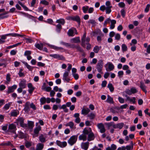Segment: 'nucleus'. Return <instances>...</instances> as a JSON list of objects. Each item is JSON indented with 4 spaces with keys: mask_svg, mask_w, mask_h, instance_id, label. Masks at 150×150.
<instances>
[{
    "mask_svg": "<svg viewBox=\"0 0 150 150\" xmlns=\"http://www.w3.org/2000/svg\"><path fill=\"white\" fill-rule=\"evenodd\" d=\"M103 65V62L102 59L99 60L96 65V68L98 71L101 73H102V70Z\"/></svg>",
    "mask_w": 150,
    "mask_h": 150,
    "instance_id": "obj_1",
    "label": "nucleus"
},
{
    "mask_svg": "<svg viewBox=\"0 0 150 150\" xmlns=\"http://www.w3.org/2000/svg\"><path fill=\"white\" fill-rule=\"evenodd\" d=\"M16 130V127L15 125L13 124H10L8 128V130L14 133Z\"/></svg>",
    "mask_w": 150,
    "mask_h": 150,
    "instance_id": "obj_2",
    "label": "nucleus"
},
{
    "mask_svg": "<svg viewBox=\"0 0 150 150\" xmlns=\"http://www.w3.org/2000/svg\"><path fill=\"white\" fill-rule=\"evenodd\" d=\"M17 87V86L16 85H14L13 86L9 87L8 88V89L7 91V93L8 94H9L10 93H13Z\"/></svg>",
    "mask_w": 150,
    "mask_h": 150,
    "instance_id": "obj_3",
    "label": "nucleus"
},
{
    "mask_svg": "<svg viewBox=\"0 0 150 150\" xmlns=\"http://www.w3.org/2000/svg\"><path fill=\"white\" fill-rule=\"evenodd\" d=\"M97 126L98 128L100 129V131L101 133H103L105 132V129L102 123L98 124Z\"/></svg>",
    "mask_w": 150,
    "mask_h": 150,
    "instance_id": "obj_4",
    "label": "nucleus"
},
{
    "mask_svg": "<svg viewBox=\"0 0 150 150\" xmlns=\"http://www.w3.org/2000/svg\"><path fill=\"white\" fill-rule=\"evenodd\" d=\"M139 87L142 91L144 92L146 94L147 93V91L146 90V87L144 85L143 82L142 81L140 82V86Z\"/></svg>",
    "mask_w": 150,
    "mask_h": 150,
    "instance_id": "obj_5",
    "label": "nucleus"
},
{
    "mask_svg": "<svg viewBox=\"0 0 150 150\" xmlns=\"http://www.w3.org/2000/svg\"><path fill=\"white\" fill-rule=\"evenodd\" d=\"M28 87L29 88L28 90L29 93L30 94L32 93L34 90L35 88L33 86L32 84L30 83H28Z\"/></svg>",
    "mask_w": 150,
    "mask_h": 150,
    "instance_id": "obj_6",
    "label": "nucleus"
},
{
    "mask_svg": "<svg viewBox=\"0 0 150 150\" xmlns=\"http://www.w3.org/2000/svg\"><path fill=\"white\" fill-rule=\"evenodd\" d=\"M125 97L127 98L126 99V101L129 100L130 102H132L133 104H135V103L136 98L135 97H133L132 98H130V97L128 96L127 95L125 96Z\"/></svg>",
    "mask_w": 150,
    "mask_h": 150,
    "instance_id": "obj_7",
    "label": "nucleus"
},
{
    "mask_svg": "<svg viewBox=\"0 0 150 150\" xmlns=\"http://www.w3.org/2000/svg\"><path fill=\"white\" fill-rule=\"evenodd\" d=\"M124 123L123 122L118 123L116 124H114V128H119L120 129H121L124 126Z\"/></svg>",
    "mask_w": 150,
    "mask_h": 150,
    "instance_id": "obj_8",
    "label": "nucleus"
},
{
    "mask_svg": "<svg viewBox=\"0 0 150 150\" xmlns=\"http://www.w3.org/2000/svg\"><path fill=\"white\" fill-rule=\"evenodd\" d=\"M86 37V34L85 33L83 35V37L81 38V45L82 46L84 47H86V43L85 39Z\"/></svg>",
    "mask_w": 150,
    "mask_h": 150,
    "instance_id": "obj_9",
    "label": "nucleus"
},
{
    "mask_svg": "<svg viewBox=\"0 0 150 150\" xmlns=\"http://www.w3.org/2000/svg\"><path fill=\"white\" fill-rule=\"evenodd\" d=\"M30 103L29 102H27L25 105L24 110L25 112H28L30 110L29 105Z\"/></svg>",
    "mask_w": 150,
    "mask_h": 150,
    "instance_id": "obj_10",
    "label": "nucleus"
},
{
    "mask_svg": "<svg viewBox=\"0 0 150 150\" xmlns=\"http://www.w3.org/2000/svg\"><path fill=\"white\" fill-rule=\"evenodd\" d=\"M89 143L88 142L85 143H82L81 144L82 148L85 150H87L88 147Z\"/></svg>",
    "mask_w": 150,
    "mask_h": 150,
    "instance_id": "obj_11",
    "label": "nucleus"
},
{
    "mask_svg": "<svg viewBox=\"0 0 150 150\" xmlns=\"http://www.w3.org/2000/svg\"><path fill=\"white\" fill-rule=\"evenodd\" d=\"M67 34L69 37H73L74 35V29L73 28L70 29L67 32Z\"/></svg>",
    "mask_w": 150,
    "mask_h": 150,
    "instance_id": "obj_12",
    "label": "nucleus"
},
{
    "mask_svg": "<svg viewBox=\"0 0 150 150\" xmlns=\"http://www.w3.org/2000/svg\"><path fill=\"white\" fill-rule=\"evenodd\" d=\"M120 109L119 107H115L113 108H111L110 109V112L113 113H118V110Z\"/></svg>",
    "mask_w": 150,
    "mask_h": 150,
    "instance_id": "obj_13",
    "label": "nucleus"
},
{
    "mask_svg": "<svg viewBox=\"0 0 150 150\" xmlns=\"http://www.w3.org/2000/svg\"><path fill=\"white\" fill-rule=\"evenodd\" d=\"M95 136L93 132L90 133L88 134V141H92L94 140Z\"/></svg>",
    "mask_w": 150,
    "mask_h": 150,
    "instance_id": "obj_14",
    "label": "nucleus"
},
{
    "mask_svg": "<svg viewBox=\"0 0 150 150\" xmlns=\"http://www.w3.org/2000/svg\"><path fill=\"white\" fill-rule=\"evenodd\" d=\"M73 20L76 21L79 25H80L81 23L80 19V17L78 16L73 17Z\"/></svg>",
    "mask_w": 150,
    "mask_h": 150,
    "instance_id": "obj_15",
    "label": "nucleus"
},
{
    "mask_svg": "<svg viewBox=\"0 0 150 150\" xmlns=\"http://www.w3.org/2000/svg\"><path fill=\"white\" fill-rule=\"evenodd\" d=\"M105 125H106L108 127V129H109L111 126H112L114 128V123L113 122H111L109 123H106L105 124Z\"/></svg>",
    "mask_w": 150,
    "mask_h": 150,
    "instance_id": "obj_16",
    "label": "nucleus"
},
{
    "mask_svg": "<svg viewBox=\"0 0 150 150\" xmlns=\"http://www.w3.org/2000/svg\"><path fill=\"white\" fill-rule=\"evenodd\" d=\"M90 111V110L88 108H83L81 111V114L83 115L88 114Z\"/></svg>",
    "mask_w": 150,
    "mask_h": 150,
    "instance_id": "obj_17",
    "label": "nucleus"
},
{
    "mask_svg": "<svg viewBox=\"0 0 150 150\" xmlns=\"http://www.w3.org/2000/svg\"><path fill=\"white\" fill-rule=\"evenodd\" d=\"M106 102L110 103H113V99L109 95H108Z\"/></svg>",
    "mask_w": 150,
    "mask_h": 150,
    "instance_id": "obj_18",
    "label": "nucleus"
},
{
    "mask_svg": "<svg viewBox=\"0 0 150 150\" xmlns=\"http://www.w3.org/2000/svg\"><path fill=\"white\" fill-rule=\"evenodd\" d=\"M71 42L75 43H77L80 42V38L79 37H76L73 38L71 39Z\"/></svg>",
    "mask_w": 150,
    "mask_h": 150,
    "instance_id": "obj_19",
    "label": "nucleus"
},
{
    "mask_svg": "<svg viewBox=\"0 0 150 150\" xmlns=\"http://www.w3.org/2000/svg\"><path fill=\"white\" fill-rule=\"evenodd\" d=\"M18 122L20 124L21 127H24L25 126L23 124L24 119L23 118H19L18 120Z\"/></svg>",
    "mask_w": 150,
    "mask_h": 150,
    "instance_id": "obj_20",
    "label": "nucleus"
},
{
    "mask_svg": "<svg viewBox=\"0 0 150 150\" xmlns=\"http://www.w3.org/2000/svg\"><path fill=\"white\" fill-rule=\"evenodd\" d=\"M134 135L133 134H131L129 136H127L125 137V140L126 141H128L129 139L132 140L134 138Z\"/></svg>",
    "mask_w": 150,
    "mask_h": 150,
    "instance_id": "obj_21",
    "label": "nucleus"
},
{
    "mask_svg": "<svg viewBox=\"0 0 150 150\" xmlns=\"http://www.w3.org/2000/svg\"><path fill=\"white\" fill-rule=\"evenodd\" d=\"M57 143L58 145L61 147H64L66 146V142L64 141L62 142L61 141H57Z\"/></svg>",
    "mask_w": 150,
    "mask_h": 150,
    "instance_id": "obj_22",
    "label": "nucleus"
},
{
    "mask_svg": "<svg viewBox=\"0 0 150 150\" xmlns=\"http://www.w3.org/2000/svg\"><path fill=\"white\" fill-rule=\"evenodd\" d=\"M79 139L80 140H83V141H85L87 139V136L83 134L80 135L79 136Z\"/></svg>",
    "mask_w": 150,
    "mask_h": 150,
    "instance_id": "obj_23",
    "label": "nucleus"
},
{
    "mask_svg": "<svg viewBox=\"0 0 150 150\" xmlns=\"http://www.w3.org/2000/svg\"><path fill=\"white\" fill-rule=\"evenodd\" d=\"M110 21L111 24L110 25V28L111 29H113L115 28V24L116 23V21L115 20H111Z\"/></svg>",
    "mask_w": 150,
    "mask_h": 150,
    "instance_id": "obj_24",
    "label": "nucleus"
},
{
    "mask_svg": "<svg viewBox=\"0 0 150 150\" xmlns=\"http://www.w3.org/2000/svg\"><path fill=\"white\" fill-rule=\"evenodd\" d=\"M44 145L43 144L39 143L37 146L36 150H41L43 148Z\"/></svg>",
    "mask_w": 150,
    "mask_h": 150,
    "instance_id": "obj_25",
    "label": "nucleus"
},
{
    "mask_svg": "<svg viewBox=\"0 0 150 150\" xmlns=\"http://www.w3.org/2000/svg\"><path fill=\"white\" fill-rule=\"evenodd\" d=\"M133 147V144L132 142H131L130 145H127L125 147L126 149L127 150H132V149Z\"/></svg>",
    "mask_w": 150,
    "mask_h": 150,
    "instance_id": "obj_26",
    "label": "nucleus"
},
{
    "mask_svg": "<svg viewBox=\"0 0 150 150\" xmlns=\"http://www.w3.org/2000/svg\"><path fill=\"white\" fill-rule=\"evenodd\" d=\"M108 87L109 88L111 92H112L114 91V88L111 83H110L108 84Z\"/></svg>",
    "mask_w": 150,
    "mask_h": 150,
    "instance_id": "obj_27",
    "label": "nucleus"
},
{
    "mask_svg": "<svg viewBox=\"0 0 150 150\" xmlns=\"http://www.w3.org/2000/svg\"><path fill=\"white\" fill-rule=\"evenodd\" d=\"M41 129V127L39 126L34 129V132L35 134H38V133L39 131H40Z\"/></svg>",
    "mask_w": 150,
    "mask_h": 150,
    "instance_id": "obj_28",
    "label": "nucleus"
},
{
    "mask_svg": "<svg viewBox=\"0 0 150 150\" xmlns=\"http://www.w3.org/2000/svg\"><path fill=\"white\" fill-rule=\"evenodd\" d=\"M108 67L110 71L112 70L114 68V65L111 63H108Z\"/></svg>",
    "mask_w": 150,
    "mask_h": 150,
    "instance_id": "obj_29",
    "label": "nucleus"
},
{
    "mask_svg": "<svg viewBox=\"0 0 150 150\" xmlns=\"http://www.w3.org/2000/svg\"><path fill=\"white\" fill-rule=\"evenodd\" d=\"M101 48V47H99L97 46H96L94 48L93 51L95 53H98L99 50Z\"/></svg>",
    "mask_w": 150,
    "mask_h": 150,
    "instance_id": "obj_30",
    "label": "nucleus"
},
{
    "mask_svg": "<svg viewBox=\"0 0 150 150\" xmlns=\"http://www.w3.org/2000/svg\"><path fill=\"white\" fill-rule=\"evenodd\" d=\"M35 46L37 48L40 50H41L42 49L43 45L42 43L40 44H37L35 45Z\"/></svg>",
    "mask_w": 150,
    "mask_h": 150,
    "instance_id": "obj_31",
    "label": "nucleus"
},
{
    "mask_svg": "<svg viewBox=\"0 0 150 150\" xmlns=\"http://www.w3.org/2000/svg\"><path fill=\"white\" fill-rule=\"evenodd\" d=\"M24 65L26 66L27 68L30 71H32L33 69V67H32L30 65H28L27 63L26 62H23Z\"/></svg>",
    "mask_w": 150,
    "mask_h": 150,
    "instance_id": "obj_32",
    "label": "nucleus"
},
{
    "mask_svg": "<svg viewBox=\"0 0 150 150\" xmlns=\"http://www.w3.org/2000/svg\"><path fill=\"white\" fill-rule=\"evenodd\" d=\"M25 81H21L19 84V86L22 88H25L26 87V85L25 83Z\"/></svg>",
    "mask_w": 150,
    "mask_h": 150,
    "instance_id": "obj_33",
    "label": "nucleus"
},
{
    "mask_svg": "<svg viewBox=\"0 0 150 150\" xmlns=\"http://www.w3.org/2000/svg\"><path fill=\"white\" fill-rule=\"evenodd\" d=\"M19 137L21 138H24L26 137V135L21 132H19L18 134Z\"/></svg>",
    "mask_w": 150,
    "mask_h": 150,
    "instance_id": "obj_34",
    "label": "nucleus"
},
{
    "mask_svg": "<svg viewBox=\"0 0 150 150\" xmlns=\"http://www.w3.org/2000/svg\"><path fill=\"white\" fill-rule=\"evenodd\" d=\"M32 145V143L30 141H26L25 143V146L27 148L31 146Z\"/></svg>",
    "mask_w": 150,
    "mask_h": 150,
    "instance_id": "obj_35",
    "label": "nucleus"
},
{
    "mask_svg": "<svg viewBox=\"0 0 150 150\" xmlns=\"http://www.w3.org/2000/svg\"><path fill=\"white\" fill-rule=\"evenodd\" d=\"M56 22L57 23H59L60 24L62 25H63L65 23V21L63 19H59L57 20L56 21Z\"/></svg>",
    "mask_w": 150,
    "mask_h": 150,
    "instance_id": "obj_36",
    "label": "nucleus"
},
{
    "mask_svg": "<svg viewBox=\"0 0 150 150\" xmlns=\"http://www.w3.org/2000/svg\"><path fill=\"white\" fill-rule=\"evenodd\" d=\"M122 51L123 52L126 51L127 50V47L126 45L124 44H122Z\"/></svg>",
    "mask_w": 150,
    "mask_h": 150,
    "instance_id": "obj_37",
    "label": "nucleus"
},
{
    "mask_svg": "<svg viewBox=\"0 0 150 150\" xmlns=\"http://www.w3.org/2000/svg\"><path fill=\"white\" fill-rule=\"evenodd\" d=\"M112 8V6L109 7H106L105 9L106 13L109 14L111 11V8Z\"/></svg>",
    "mask_w": 150,
    "mask_h": 150,
    "instance_id": "obj_38",
    "label": "nucleus"
},
{
    "mask_svg": "<svg viewBox=\"0 0 150 150\" xmlns=\"http://www.w3.org/2000/svg\"><path fill=\"white\" fill-rule=\"evenodd\" d=\"M0 146H12L13 145L12 144L11 142H8L7 143H4L0 144Z\"/></svg>",
    "mask_w": 150,
    "mask_h": 150,
    "instance_id": "obj_39",
    "label": "nucleus"
},
{
    "mask_svg": "<svg viewBox=\"0 0 150 150\" xmlns=\"http://www.w3.org/2000/svg\"><path fill=\"white\" fill-rule=\"evenodd\" d=\"M78 136L74 135L71 136L68 141H76L77 139Z\"/></svg>",
    "mask_w": 150,
    "mask_h": 150,
    "instance_id": "obj_40",
    "label": "nucleus"
},
{
    "mask_svg": "<svg viewBox=\"0 0 150 150\" xmlns=\"http://www.w3.org/2000/svg\"><path fill=\"white\" fill-rule=\"evenodd\" d=\"M94 33H96V34L97 35H98L99 36H103V34L102 33L101 30L98 29L96 31V32H95Z\"/></svg>",
    "mask_w": 150,
    "mask_h": 150,
    "instance_id": "obj_41",
    "label": "nucleus"
},
{
    "mask_svg": "<svg viewBox=\"0 0 150 150\" xmlns=\"http://www.w3.org/2000/svg\"><path fill=\"white\" fill-rule=\"evenodd\" d=\"M88 8L89 7L87 6H84L83 7L82 10H83V13H86Z\"/></svg>",
    "mask_w": 150,
    "mask_h": 150,
    "instance_id": "obj_42",
    "label": "nucleus"
},
{
    "mask_svg": "<svg viewBox=\"0 0 150 150\" xmlns=\"http://www.w3.org/2000/svg\"><path fill=\"white\" fill-rule=\"evenodd\" d=\"M42 89L45 90V91L47 92H49L51 91V88L50 87L48 86L47 87H46L45 86H42Z\"/></svg>",
    "mask_w": 150,
    "mask_h": 150,
    "instance_id": "obj_43",
    "label": "nucleus"
},
{
    "mask_svg": "<svg viewBox=\"0 0 150 150\" xmlns=\"http://www.w3.org/2000/svg\"><path fill=\"white\" fill-rule=\"evenodd\" d=\"M19 114V112L18 111H13L11 113V115L12 116L16 117Z\"/></svg>",
    "mask_w": 150,
    "mask_h": 150,
    "instance_id": "obj_44",
    "label": "nucleus"
},
{
    "mask_svg": "<svg viewBox=\"0 0 150 150\" xmlns=\"http://www.w3.org/2000/svg\"><path fill=\"white\" fill-rule=\"evenodd\" d=\"M50 56L51 57H53L55 58H58L59 59H62V58L58 54H54L51 55Z\"/></svg>",
    "mask_w": 150,
    "mask_h": 150,
    "instance_id": "obj_45",
    "label": "nucleus"
},
{
    "mask_svg": "<svg viewBox=\"0 0 150 150\" xmlns=\"http://www.w3.org/2000/svg\"><path fill=\"white\" fill-rule=\"evenodd\" d=\"M88 116L90 117V119L91 120L95 118L96 115H95L93 113H91L88 115Z\"/></svg>",
    "mask_w": 150,
    "mask_h": 150,
    "instance_id": "obj_46",
    "label": "nucleus"
},
{
    "mask_svg": "<svg viewBox=\"0 0 150 150\" xmlns=\"http://www.w3.org/2000/svg\"><path fill=\"white\" fill-rule=\"evenodd\" d=\"M18 3L19 4H20L25 10L26 11L28 10V8L26 6L23 5L21 1H18Z\"/></svg>",
    "mask_w": 150,
    "mask_h": 150,
    "instance_id": "obj_47",
    "label": "nucleus"
},
{
    "mask_svg": "<svg viewBox=\"0 0 150 150\" xmlns=\"http://www.w3.org/2000/svg\"><path fill=\"white\" fill-rule=\"evenodd\" d=\"M76 49L78 51L80 52H83V50L81 48V47L79 45H76Z\"/></svg>",
    "mask_w": 150,
    "mask_h": 150,
    "instance_id": "obj_48",
    "label": "nucleus"
},
{
    "mask_svg": "<svg viewBox=\"0 0 150 150\" xmlns=\"http://www.w3.org/2000/svg\"><path fill=\"white\" fill-rule=\"evenodd\" d=\"M28 124L29 127L30 128H32L34 126V122H33L29 121Z\"/></svg>",
    "mask_w": 150,
    "mask_h": 150,
    "instance_id": "obj_49",
    "label": "nucleus"
},
{
    "mask_svg": "<svg viewBox=\"0 0 150 150\" xmlns=\"http://www.w3.org/2000/svg\"><path fill=\"white\" fill-rule=\"evenodd\" d=\"M130 90L132 94H134L137 92V90L134 87H132L131 89Z\"/></svg>",
    "mask_w": 150,
    "mask_h": 150,
    "instance_id": "obj_50",
    "label": "nucleus"
},
{
    "mask_svg": "<svg viewBox=\"0 0 150 150\" xmlns=\"http://www.w3.org/2000/svg\"><path fill=\"white\" fill-rule=\"evenodd\" d=\"M76 45H75L74 44H71L68 43H66V46L70 47L71 48H76Z\"/></svg>",
    "mask_w": 150,
    "mask_h": 150,
    "instance_id": "obj_51",
    "label": "nucleus"
},
{
    "mask_svg": "<svg viewBox=\"0 0 150 150\" xmlns=\"http://www.w3.org/2000/svg\"><path fill=\"white\" fill-rule=\"evenodd\" d=\"M40 3L45 5H48L49 4V2L45 0H41Z\"/></svg>",
    "mask_w": 150,
    "mask_h": 150,
    "instance_id": "obj_52",
    "label": "nucleus"
},
{
    "mask_svg": "<svg viewBox=\"0 0 150 150\" xmlns=\"http://www.w3.org/2000/svg\"><path fill=\"white\" fill-rule=\"evenodd\" d=\"M111 20L110 18L107 19L104 22L103 25L105 27L106 26V25L108 23H109L110 21H111Z\"/></svg>",
    "mask_w": 150,
    "mask_h": 150,
    "instance_id": "obj_53",
    "label": "nucleus"
},
{
    "mask_svg": "<svg viewBox=\"0 0 150 150\" xmlns=\"http://www.w3.org/2000/svg\"><path fill=\"white\" fill-rule=\"evenodd\" d=\"M40 101L42 104H45L46 102V99L45 97L42 98L40 99Z\"/></svg>",
    "mask_w": 150,
    "mask_h": 150,
    "instance_id": "obj_54",
    "label": "nucleus"
},
{
    "mask_svg": "<svg viewBox=\"0 0 150 150\" xmlns=\"http://www.w3.org/2000/svg\"><path fill=\"white\" fill-rule=\"evenodd\" d=\"M11 104V103L6 104L4 106V108L6 110H8Z\"/></svg>",
    "mask_w": 150,
    "mask_h": 150,
    "instance_id": "obj_55",
    "label": "nucleus"
},
{
    "mask_svg": "<svg viewBox=\"0 0 150 150\" xmlns=\"http://www.w3.org/2000/svg\"><path fill=\"white\" fill-rule=\"evenodd\" d=\"M83 134L87 136V135L88 134L89 132L88 130L86 129L85 128L83 131Z\"/></svg>",
    "mask_w": 150,
    "mask_h": 150,
    "instance_id": "obj_56",
    "label": "nucleus"
},
{
    "mask_svg": "<svg viewBox=\"0 0 150 150\" xmlns=\"http://www.w3.org/2000/svg\"><path fill=\"white\" fill-rule=\"evenodd\" d=\"M57 30L58 32H59L62 28V26L60 24H59L56 25Z\"/></svg>",
    "mask_w": 150,
    "mask_h": 150,
    "instance_id": "obj_57",
    "label": "nucleus"
},
{
    "mask_svg": "<svg viewBox=\"0 0 150 150\" xmlns=\"http://www.w3.org/2000/svg\"><path fill=\"white\" fill-rule=\"evenodd\" d=\"M72 75L75 80H77L79 78V75L77 74L73 73Z\"/></svg>",
    "mask_w": 150,
    "mask_h": 150,
    "instance_id": "obj_58",
    "label": "nucleus"
},
{
    "mask_svg": "<svg viewBox=\"0 0 150 150\" xmlns=\"http://www.w3.org/2000/svg\"><path fill=\"white\" fill-rule=\"evenodd\" d=\"M119 101L121 103H124V99L122 97H119L118 98Z\"/></svg>",
    "mask_w": 150,
    "mask_h": 150,
    "instance_id": "obj_59",
    "label": "nucleus"
},
{
    "mask_svg": "<svg viewBox=\"0 0 150 150\" xmlns=\"http://www.w3.org/2000/svg\"><path fill=\"white\" fill-rule=\"evenodd\" d=\"M150 7V5L148 4L147 5L145 8L144 10V11L145 12H147L149 10V9Z\"/></svg>",
    "mask_w": 150,
    "mask_h": 150,
    "instance_id": "obj_60",
    "label": "nucleus"
},
{
    "mask_svg": "<svg viewBox=\"0 0 150 150\" xmlns=\"http://www.w3.org/2000/svg\"><path fill=\"white\" fill-rule=\"evenodd\" d=\"M115 39L117 40H119L120 38V36L119 34L117 33L116 34L115 37Z\"/></svg>",
    "mask_w": 150,
    "mask_h": 150,
    "instance_id": "obj_61",
    "label": "nucleus"
},
{
    "mask_svg": "<svg viewBox=\"0 0 150 150\" xmlns=\"http://www.w3.org/2000/svg\"><path fill=\"white\" fill-rule=\"evenodd\" d=\"M118 6L121 8H123L125 7V4L124 2H121L118 4Z\"/></svg>",
    "mask_w": 150,
    "mask_h": 150,
    "instance_id": "obj_62",
    "label": "nucleus"
},
{
    "mask_svg": "<svg viewBox=\"0 0 150 150\" xmlns=\"http://www.w3.org/2000/svg\"><path fill=\"white\" fill-rule=\"evenodd\" d=\"M88 23H89L93 25L95 24L96 23V22L93 19L90 20L88 21Z\"/></svg>",
    "mask_w": 150,
    "mask_h": 150,
    "instance_id": "obj_63",
    "label": "nucleus"
},
{
    "mask_svg": "<svg viewBox=\"0 0 150 150\" xmlns=\"http://www.w3.org/2000/svg\"><path fill=\"white\" fill-rule=\"evenodd\" d=\"M31 54V52L30 51L27 50L25 51L24 53V55L28 56L30 55Z\"/></svg>",
    "mask_w": 150,
    "mask_h": 150,
    "instance_id": "obj_64",
    "label": "nucleus"
}]
</instances>
